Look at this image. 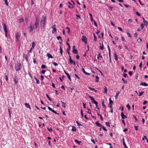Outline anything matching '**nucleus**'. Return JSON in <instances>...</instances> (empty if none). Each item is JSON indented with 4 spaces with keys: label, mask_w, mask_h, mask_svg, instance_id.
<instances>
[{
    "label": "nucleus",
    "mask_w": 148,
    "mask_h": 148,
    "mask_svg": "<svg viewBox=\"0 0 148 148\" xmlns=\"http://www.w3.org/2000/svg\"><path fill=\"white\" fill-rule=\"evenodd\" d=\"M46 17L44 15H43L40 21V25L45 26L46 24Z\"/></svg>",
    "instance_id": "1"
},
{
    "label": "nucleus",
    "mask_w": 148,
    "mask_h": 148,
    "mask_svg": "<svg viewBox=\"0 0 148 148\" xmlns=\"http://www.w3.org/2000/svg\"><path fill=\"white\" fill-rule=\"evenodd\" d=\"M35 22L34 24V29H37L39 26V22L40 20L38 19L37 17H35Z\"/></svg>",
    "instance_id": "2"
},
{
    "label": "nucleus",
    "mask_w": 148,
    "mask_h": 148,
    "mask_svg": "<svg viewBox=\"0 0 148 148\" xmlns=\"http://www.w3.org/2000/svg\"><path fill=\"white\" fill-rule=\"evenodd\" d=\"M21 64L19 63H17V64H16L15 65V68L16 71H18L21 70Z\"/></svg>",
    "instance_id": "3"
},
{
    "label": "nucleus",
    "mask_w": 148,
    "mask_h": 148,
    "mask_svg": "<svg viewBox=\"0 0 148 148\" xmlns=\"http://www.w3.org/2000/svg\"><path fill=\"white\" fill-rule=\"evenodd\" d=\"M89 97L91 99V100L92 101V103H94L96 107H97L98 106L97 102L91 96H89Z\"/></svg>",
    "instance_id": "4"
},
{
    "label": "nucleus",
    "mask_w": 148,
    "mask_h": 148,
    "mask_svg": "<svg viewBox=\"0 0 148 148\" xmlns=\"http://www.w3.org/2000/svg\"><path fill=\"white\" fill-rule=\"evenodd\" d=\"M82 41L85 42V44H86L87 43V38L84 36H83L82 38Z\"/></svg>",
    "instance_id": "5"
},
{
    "label": "nucleus",
    "mask_w": 148,
    "mask_h": 148,
    "mask_svg": "<svg viewBox=\"0 0 148 148\" xmlns=\"http://www.w3.org/2000/svg\"><path fill=\"white\" fill-rule=\"evenodd\" d=\"M35 43L34 42H33L32 43V47L31 48L30 50H29V53H31L32 52V50L34 49V48L35 46Z\"/></svg>",
    "instance_id": "6"
},
{
    "label": "nucleus",
    "mask_w": 148,
    "mask_h": 148,
    "mask_svg": "<svg viewBox=\"0 0 148 148\" xmlns=\"http://www.w3.org/2000/svg\"><path fill=\"white\" fill-rule=\"evenodd\" d=\"M29 28L30 29L29 32H32L33 29H34V26H32V25L31 23L30 26L29 27Z\"/></svg>",
    "instance_id": "7"
},
{
    "label": "nucleus",
    "mask_w": 148,
    "mask_h": 148,
    "mask_svg": "<svg viewBox=\"0 0 148 148\" xmlns=\"http://www.w3.org/2000/svg\"><path fill=\"white\" fill-rule=\"evenodd\" d=\"M21 36V34L19 32H18L16 35V38L17 40V41H18L19 40V38Z\"/></svg>",
    "instance_id": "8"
},
{
    "label": "nucleus",
    "mask_w": 148,
    "mask_h": 148,
    "mask_svg": "<svg viewBox=\"0 0 148 148\" xmlns=\"http://www.w3.org/2000/svg\"><path fill=\"white\" fill-rule=\"evenodd\" d=\"M56 25H54L52 27L53 28V31H52V33L53 34L54 33V32H56L57 30V29L56 28Z\"/></svg>",
    "instance_id": "9"
},
{
    "label": "nucleus",
    "mask_w": 148,
    "mask_h": 148,
    "mask_svg": "<svg viewBox=\"0 0 148 148\" xmlns=\"http://www.w3.org/2000/svg\"><path fill=\"white\" fill-rule=\"evenodd\" d=\"M3 26L5 32H8V30H7V27L5 23L3 24Z\"/></svg>",
    "instance_id": "10"
},
{
    "label": "nucleus",
    "mask_w": 148,
    "mask_h": 148,
    "mask_svg": "<svg viewBox=\"0 0 148 148\" xmlns=\"http://www.w3.org/2000/svg\"><path fill=\"white\" fill-rule=\"evenodd\" d=\"M121 116L122 117V118L123 119H124L125 118H127V116L124 115V113L123 112L121 113Z\"/></svg>",
    "instance_id": "11"
},
{
    "label": "nucleus",
    "mask_w": 148,
    "mask_h": 148,
    "mask_svg": "<svg viewBox=\"0 0 148 148\" xmlns=\"http://www.w3.org/2000/svg\"><path fill=\"white\" fill-rule=\"evenodd\" d=\"M143 22L144 23V24H146V26H147L148 25V22L147 21H145L144 17L143 18Z\"/></svg>",
    "instance_id": "12"
},
{
    "label": "nucleus",
    "mask_w": 148,
    "mask_h": 148,
    "mask_svg": "<svg viewBox=\"0 0 148 148\" xmlns=\"http://www.w3.org/2000/svg\"><path fill=\"white\" fill-rule=\"evenodd\" d=\"M95 124H96L97 126L98 127H101L102 126V125L99 123L97 121L96 122Z\"/></svg>",
    "instance_id": "13"
},
{
    "label": "nucleus",
    "mask_w": 148,
    "mask_h": 148,
    "mask_svg": "<svg viewBox=\"0 0 148 148\" xmlns=\"http://www.w3.org/2000/svg\"><path fill=\"white\" fill-rule=\"evenodd\" d=\"M140 86H147L148 85L147 83H146L145 82H143L141 83L140 84Z\"/></svg>",
    "instance_id": "14"
},
{
    "label": "nucleus",
    "mask_w": 148,
    "mask_h": 148,
    "mask_svg": "<svg viewBox=\"0 0 148 148\" xmlns=\"http://www.w3.org/2000/svg\"><path fill=\"white\" fill-rule=\"evenodd\" d=\"M14 81L15 84H17L18 82V79L16 76H15L14 78Z\"/></svg>",
    "instance_id": "15"
},
{
    "label": "nucleus",
    "mask_w": 148,
    "mask_h": 148,
    "mask_svg": "<svg viewBox=\"0 0 148 148\" xmlns=\"http://www.w3.org/2000/svg\"><path fill=\"white\" fill-rule=\"evenodd\" d=\"M64 71V72L65 74L67 75V76H68L69 79L70 80V81H71V79L68 73H67L65 71Z\"/></svg>",
    "instance_id": "16"
},
{
    "label": "nucleus",
    "mask_w": 148,
    "mask_h": 148,
    "mask_svg": "<svg viewBox=\"0 0 148 148\" xmlns=\"http://www.w3.org/2000/svg\"><path fill=\"white\" fill-rule=\"evenodd\" d=\"M76 123H77V125L80 128H82V127H83V126L80 123L78 122L77 121H76Z\"/></svg>",
    "instance_id": "17"
},
{
    "label": "nucleus",
    "mask_w": 148,
    "mask_h": 148,
    "mask_svg": "<svg viewBox=\"0 0 148 148\" xmlns=\"http://www.w3.org/2000/svg\"><path fill=\"white\" fill-rule=\"evenodd\" d=\"M25 106L27 108H29L30 110L31 109V108L30 107V106H29V103H26L25 104Z\"/></svg>",
    "instance_id": "18"
},
{
    "label": "nucleus",
    "mask_w": 148,
    "mask_h": 148,
    "mask_svg": "<svg viewBox=\"0 0 148 148\" xmlns=\"http://www.w3.org/2000/svg\"><path fill=\"white\" fill-rule=\"evenodd\" d=\"M47 55L48 57V58H53L52 55L49 53L47 54Z\"/></svg>",
    "instance_id": "19"
},
{
    "label": "nucleus",
    "mask_w": 148,
    "mask_h": 148,
    "mask_svg": "<svg viewBox=\"0 0 148 148\" xmlns=\"http://www.w3.org/2000/svg\"><path fill=\"white\" fill-rule=\"evenodd\" d=\"M114 57L115 59L116 60H118V56L116 52H115L114 53Z\"/></svg>",
    "instance_id": "20"
},
{
    "label": "nucleus",
    "mask_w": 148,
    "mask_h": 148,
    "mask_svg": "<svg viewBox=\"0 0 148 148\" xmlns=\"http://www.w3.org/2000/svg\"><path fill=\"white\" fill-rule=\"evenodd\" d=\"M72 129L71 131L73 132H75L76 131V127L75 126H72Z\"/></svg>",
    "instance_id": "21"
},
{
    "label": "nucleus",
    "mask_w": 148,
    "mask_h": 148,
    "mask_svg": "<svg viewBox=\"0 0 148 148\" xmlns=\"http://www.w3.org/2000/svg\"><path fill=\"white\" fill-rule=\"evenodd\" d=\"M34 79L36 81V83L37 84H40V82L38 79L36 77H34Z\"/></svg>",
    "instance_id": "22"
},
{
    "label": "nucleus",
    "mask_w": 148,
    "mask_h": 148,
    "mask_svg": "<svg viewBox=\"0 0 148 148\" xmlns=\"http://www.w3.org/2000/svg\"><path fill=\"white\" fill-rule=\"evenodd\" d=\"M23 21H24V19L23 18L18 20V23H21Z\"/></svg>",
    "instance_id": "23"
},
{
    "label": "nucleus",
    "mask_w": 148,
    "mask_h": 148,
    "mask_svg": "<svg viewBox=\"0 0 148 148\" xmlns=\"http://www.w3.org/2000/svg\"><path fill=\"white\" fill-rule=\"evenodd\" d=\"M73 53H75V54H77L78 53V51L76 49H73Z\"/></svg>",
    "instance_id": "24"
},
{
    "label": "nucleus",
    "mask_w": 148,
    "mask_h": 148,
    "mask_svg": "<svg viewBox=\"0 0 148 148\" xmlns=\"http://www.w3.org/2000/svg\"><path fill=\"white\" fill-rule=\"evenodd\" d=\"M70 49H71V47H68V49H66V51L69 55L70 54V53L69 52V51L70 50Z\"/></svg>",
    "instance_id": "25"
},
{
    "label": "nucleus",
    "mask_w": 148,
    "mask_h": 148,
    "mask_svg": "<svg viewBox=\"0 0 148 148\" xmlns=\"http://www.w3.org/2000/svg\"><path fill=\"white\" fill-rule=\"evenodd\" d=\"M23 57L25 58L26 60L28 61V56L27 55L24 54Z\"/></svg>",
    "instance_id": "26"
},
{
    "label": "nucleus",
    "mask_w": 148,
    "mask_h": 148,
    "mask_svg": "<svg viewBox=\"0 0 148 148\" xmlns=\"http://www.w3.org/2000/svg\"><path fill=\"white\" fill-rule=\"evenodd\" d=\"M95 82H99V77L98 76H96L95 77Z\"/></svg>",
    "instance_id": "27"
},
{
    "label": "nucleus",
    "mask_w": 148,
    "mask_h": 148,
    "mask_svg": "<svg viewBox=\"0 0 148 148\" xmlns=\"http://www.w3.org/2000/svg\"><path fill=\"white\" fill-rule=\"evenodd\" d=\"M109 99V105H112L113 103V101L111 100L110 98Z\"/></svg>",
    "instance_id": "28"
},
{
    "label": "nucleus",
    "mask_w": 148,
    "mask_h": 148,
    "mask_svg": "<svg viewBox=\"0 0 148 148\" xmlns=\"http://www.w3.org/2000/svg\"><path fill=\"white\" fill-rule=\"evenodd\" d=\"M99 49L101 50H103L104 49V47L103 46V43H102V45H100Z\"/></svg>",
    "instance_id": "29"
},
{
    "label": "nucleus",
    "mask_w": 148,
    "mask_h": 148,
    "mask_svg": "<svg viewBox=\"0 0 148 148\" xmlns=\"http://www.w3.org/2000/svg\"><path fill=\"white\" fill-rule=\"evenodd\" d=\"M60 50L61 54L62 55L63 50L61 48V45H60Z\"/></svg>",
    "instance_id": "30"
},
{
    "label": "nucleus",
    "mask_w": 148,
    "mask_h": 148,
    "mask_svg": "<svg viewBox=\"0 0 148 148\" xmlns=\"http://www.w3.org/2000/svg\"><path fill=\"white\" fill-rule=\"evenodd\" d=\"M93 34L94 38V40L95 41H96L97 40V38L96 36H95V34L93 33Z\"/></svg>",
    "instance_id": "31"
},
{
    "label": "nucleus",
    "mask_w": 148,
    "mask_h": 148,
    "mask_svg": "<svg viewBox=\"0 0 148 148\" xmlns=\"http://www.w3.org/2000/svg\"><path fill=\"white\" fill-rule=\"evenodd\" d=\"M75 142H76L79 145H80V143H81V142L80 141H79L77 140H75Z\"/></svg>",
    "instance_id": "32"
},
{
    "label": "nucleus",
    "mask_w": 148,
    "mask_h": 148,
    "mask_svg": "<svg viewBox=\"0 0 148 148\" xmlns=\"http://www.w3.org/2000/svg\"><path fill=\"white\" fill-rule=\"evenodd\" d=\"M87 109L88 110L87 112L90 114H91V112L90 109H89L88 108H87Z\"/></svg>",
    "instance_id": "33"
},
{
    "label": "nucleus",
    "mask_w": 148,
    "mask_h": 148,
    "mask_svg": "<svg viewBox=\"0 0 148 148\" xmlns=\"http://www.w3.org/2000/svg\"><path fill=\"white\" fill-rule=\"evenodd\" d=\"M61 102L62 103V106L64 107V108H65L66 103H65L62 102V101H61Z\"/></svg>",
    "instance_id": "34"
},
{
    "label": "nucleus",
    "mask_w": 148,
    "mask_h": 148,
    "mask_svg": "<svg viewBox=\"0 0 148 148\" xmlns=\"http://www.w3.org/2000/svg\"><path fill=\"white\" fill-rule=\"evenodd\" d=\"M57 39L59 40V39H60V40L62 41V38L61 37V36H57Z\"/></svg>",
    "instance_id": "35"
},
{
    "label": "nucleus",
    "mask_w": 148,
    "mask_h": 148,
    "mask_svg": "<svg viewBox=\"0 0 148 148\" xmlns=\"http://www.w3.org/2000/svg\"><path fill=\"white\" fill-rule=\"evenodd\" d=\"M122 80L123 81L124 83L125 84L127 83V81L125 80L123 78L122 79Z\"/></svg>",
    "instance_id": "36"
},
{
    "label": "nucleus",
    "mask_w": 148,
    "mask_h": 148,
    "mask_svg": "<svg viewBox=\"0 0 148 148\" xmlns=\"http://www.w3.org/2000/svg\"><path fill=\"white\" fill-rule=\"evenodd\" d=\"M3 1H4L6 5L8 6V3L7 0H3Z\"/></svg>",
    "instance_id": "37"
},
{
    "label": "nucleus",
    "mask_w": 148,
    "mask_h": 148,
    "mask_svg": "<svg viewBox=\"0 0 148 148\" xmlns=\"http://www.w3.org/2000/svg\"><path fill=\"white\" fill-rule=\"evenodd\" d=\"M89 88L91 90H94L95 92H97V90H95L94 88H93L90 87H89Z\"/></svg>",
    "instance_id": "38"
},
{
    "label": "nucleus",
    "mask_w": 148,
    "mask_h": 148,
    "mask_svg": "<svg viewBox=\"0 0 148 148\" xmlns=\"http://www.w3.org/2000/svg\"><path fill=\"white\" fill-rule=\"evenodd\" d=\"M104 89H105L104 91V93H107V88L105 86L104 88Z\"/></svg>",
    "instance_id": "39"
},
{
    "label": "nucleus",
    "mask_w": 148,
    "mask_h": 148,
    "mask_svg": "<svg viewBox=\"0 0 148 148\" xmlns=\"http://www.w3.org/2000/svg\"><path fill=\"white\" fill-rule=\"evenodd\" d=\"M106 125L108 127H109L110 126V123L109 122H106L105 123Z\"/></svg>",
    "instance_id": "40"
},
{
    "label": "nucleus",
    "mask_w": 148,
    "mask_h": 148,
    "mask_svg": "<svg viewBox=\"0 0 148 148\" xmlns=\"http://www.w3.org/2000/svg\"><path fill=\"white\" fill-rule=\"evenodd\" d=\"M128 108L129 110H130L131 109V108L129 104H127L126 106Z\"/></svg>",
    "instance_id": "41"
},
{
    "label": "nucleus",
    "mask_w": 148,
    "mask_h": 148,
    "mask_svg": "<svg viewBox=\"0 0 148 148\" xmlns=\"http://www.w3.org/2000/svg\"><path fill=\"white\" fill-rule=\"evenodd\" d=\"M28 18H28V16H26L25 17V20L26 22V24H27V23L28 20Z\"/></svg>",
    "instance_id": "42"
},
{
    "label": "nucleus",
    "mask_w": 148,
    "mask_h": 148,
    "mask_svg": "<svg viewBox=\"0 0 148 148\" xmlns=\"http://www.w3.org/2000/svg\"><path fill=\"white\" fill-rule=\"evenodd\" d=\"M41 26V29H43L44 30V31H45L44 30V28H45V25H40Z\"/></svg>",
    "instance_id": "43"
},
{
    "label": "nucleus",
    "mask_w": 148,
    "mask_h": 148,
    "mask_svg": "<svg viewBox=\"0 0 148 148\" xmlns=\"http://www.w3.org/2000/svg\"><path fill=\"white\" fill-rule=\"evenodd\" d=\"M142 39L139 38L138 40H137V42H138L139 43H140L142 42Z\"/></svg>",
    "instance_id": "44"
},
{
    "label": "nucleus",
    "mask_w": 148,
    "mask_h": 148,
    "mask_svg": "<svg viewBox=\"0 0 148 148\" xmlns=\"http://www.w3.org/2000/svg\"><path fill=\"white\" fill-rule=\"evenodd\" d=\"M120 93V92L119 91L116 94V96H115V97L116 99L117 97L119 95Z\"/></svg>",
    "instance_id": "45"
},
{
    "label": "nucleus",
    "mask_w": 148,
    "mask_h": 148,
    "mask_svg": "<svg viewBox=\"0 0 148 148\" xmlns=\"http://www.w3.org/2000/svg\"><path fill=\"white\" fill-rule=\"evenodd\" d=\"M144 93V92H140L139 94L138 95V96H141Z\"/></svg>",
    "instance_id": "46"
},
{
    "label": "nucleus",
    "mask_w": 148,
    "mask_h": 148,
    "mask_svg": "<svg viewBox=\"0 0 148 148\" xmlns=\"http://www.w3.org/2000/svg\"><path fill=\"white\" fill-rule=\"evenodd\" d=\"M41 68L42 69H45V68H46V67L45 66V65L43 64V65H42V66H41Z\"/></svg>",
    "instance_id": "47"
},
{
    "label": "nucleus",
    "mask_w": 148,
    "mask_h": 148,
    "mask_svg": "<svg viewBox=\"0 0 148 148\" xmlns=\"http://www.w3.org/2000/svg\"><path fill=\"white\" fill-rule=\"evenodd\" d=\"M46 95L48 99L50 101H52L51 99H50V97H49V96H48V95L47 94Z\"/></svg>",
    "instance_id": "48"
},
{
    "label": "nucleus",
    "mask_w": 148,
    "mask_h": 148,
    "mask_svg": "<svg viewBox=\"0 0 148 148\" xmlns=\"http://www.w3.org/2000/svg\"><path fill=\"white\" fill-rule=\"evenodd\" d=\"M82 70L83 71V72L85 74L86 72L85 71L84 69L83 68H82Z\"/></svg>",
    "instance_id": "49"
},
{
    "label": "nucleus",
    "mask_w": 148,
    "mask_h": 148,
    "mask_svg": "<svg viewBox=\"0 0 148 148\" xmlns=\"http://www.w3.org/2000/svg\"><path fill=\"white\" fill-rule=\"evenodd\" d=\"M52 63L55 66H56L58 65V64L56 62H53Z\"/></svg>",
    "instance_id": "50"
},
{
    "label": "nucleus",
    "mask_w": 148,
    "mask_h": 148,
    "mask_svg": "<svg viewBox=\"0 0 148 148\" xmlns=\"http://www.w3.org/2000/svg\"><path fill=\"white\" fill-rule=\"evenodd\" d=\"M48 130L50 132H52V129L51 128H50V129L48 128Z\"/></svg>",
    "instance_id": "51"
},
{
    "label": "nucleus",
    "mask_w": 148,
    "mask_h": 148,
    "mask_svg": "<svg viewBox=\"0 0 148 148\" xmlns=\"http://www.w3.org/2000/svg\"><path fill=\"white\" fill-rule=\"evenodd\" d=\"M101 54H98V56L97 57V58L98 59H99V57L101 58H102V56H100Z\"/></svg>",
    "instance_id": "52"
},
{
    "label": "nucleus",
    "mask_w": 148,
    "mask_h": 148,
    "mask_svg": "<svg viewBox=\"0 0 148 148\" xmlns=\"http://www.w3.org/2000/svg\"><path fill=\"white\" fill-rule=\"evenodd\" d=\"M51 111L55 113V114H58V113H57L54 110H51Z\"/></svg>",
    "instance_id": "53"
},
{
    "label": "nucleus",
    "mask_w": 148,
    "mask_h": 148,
    "mask_svg": "<svg viewBox=\"0 0 148 148\" xmlns=\"http://www.w3.org/2000/svg\"><path fill=\"white\" fill-rule=\"evenodd\" d=\"M71 64H73V62H74V61L73 60H69Z\"/></svg>",
    "instance_id": "54"
},
{
    "label": "nucleus",
    "mask_w": 148,
    "mask_h": 148,
    "mask_svg": "<svg viewBox=\"0 0 148 148\" xmlns=\"http://www.w3.org/2000/svg\"><path fill=\"white\" fill-rule=\"evenodd\" d=\"M134 127L135 128V130L136 131H137L138 130V126H134Z\"/></svg>",
    "instance_id": "55"
},
{
    "label": "nucleus",
    "mask_w": 148,
    "mask_h": 148,
    "mask_svg": "<svg viewBox=\"0 0 148 148\" xmlns=\"http://www.w3.org/2000/svg\"><path fill=\"white\" fill-rule=\"evenodd\" d=\"M102 128L103 129V130L106 131H107V130H106V129L105 128V127H104L103 126H102Z\"/></svg>",
    "instance_id": "56"
},
{
    "label": "nucleus",
    "mask_w": 148,
    "mask_h": 148,
    "mask_svg": "<svg viewBox=\"0 0 148 148\" xmlns=\"http://www.w3.org/2000/svg\"><path fill=\"white\" fill-rule=\"evenodd\" d=\"M125 148H128V147L126 146L125 143H123Z\"/></svg>",
    "instance_id": "57"
},
{
    "label": "nucleus",
    "mask_w": 148,
    "mask_h": 148,
    "mask_svg": "<svg viewBox=\"0 0 148 148\" xmlns=\"http://www.w3.org/2000/svg\"><path fill=\"white\" fill-rule=\"evenodd\" d=\"M136 14L139 16H140L141 15V14L138 12H136Z\"/></svg>",
    "instance_id": "58"
},
{
    "label": "nucleus",
    "mask_w": 148,
    "mask_h": 148,
    "mask_svg": "<svg viewBox=\"0 0 148 148\" xmlns=\"http://www.w3.org/2000/svg\"><path fill=\"white\" fill-rule=\"evenodd\" d=\"M140 27H141L142 29L144 27V26L143 23L140 24Z\"/></svg>",
    "instance_id": "59"
},
{
    "label": "nucleus",
    "mask_w": 148,
    "mask_h": 148,
    "mask_svg": "<svg viewBox=\"0 0 148 148\" xmlns=\"http://www.w3.org/2000/svg\"><path fill=\"white\" fill-rule=\"evenodd\" d=\"M46 72V71L43 70L41 71V73L42 74H44Z\"/></svg>",
    "instance_id": "60"
},
{
    "label": "nucleus",
    "mask_w": 148,
    "mask_h": 148,
    "mask_svg": "<svg viewBox=\"0 0 148 148\" xmlns=\"http://www.w3.org/2000/svg\"><path fill=\"white\" fill-rule=\"evenodd\" d=\"M28 74L29 75V76H30V77L31 78H32V74H31V73L29 72H28Z\"/></svg>",
    "instance_id": "61"
},
{
    "label": "nucleus",
    "mask_w": 148,
    "mask_h": 148,
    "mask_svg": "<svg viewBox=\"0 0 148 148\" xmlns=\"http://www.w3.org/2000/svg\"><path fill=\"white\" fill-rule=\"evenodd\" d=\"M83 106L84 108H86V104L85 103H83Z\"/></svg>",
    "instance_id": "62"
},
{
    "label": "nucleus",
    "mask_w": 148,
    "mask_h": 148,
    "mask_svg": "<svg viewBox=\"0 0 148 148\" xmlns=\"http://www.w3.org/2000/svg\"><path fill=\"white\" fill-rule=\"evenodd\" d=\"M129 75H130V76H131L132 75V72L130 71H129Z\"/></svg>",
    "instance_id": "63"
},
{
    "label": "nucleus",
    "mask_w": 148,
    "mask_h": 148,
    "mask_svg": "<svg viewBox=\"0 0 148 148\" xmlns=\"http://www.w3.org/2000/svg\"><path fill=\"white\" fill-rule=\"evenodd\" d=\"M147 101L146 100L143 103V105H145L147 103Z\"/></svg>",
    "instance_id": "64"
}]
</instances>
